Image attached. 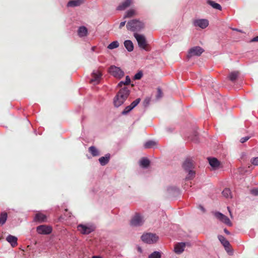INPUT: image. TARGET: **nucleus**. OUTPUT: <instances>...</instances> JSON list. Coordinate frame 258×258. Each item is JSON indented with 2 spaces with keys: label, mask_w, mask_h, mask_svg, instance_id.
Returning <instances> with one entry per match:
<instances>
[{
  "label": "nucleus",
  "mask_w": 258,
  "mask_h": 258,
  "mask_svg": "<svg viewBox=\"0 0 258 258\" xmlns=\"http://www.w3.org/2000/svg\"><path fill=\"white\" fill-rule=\"evenodd\" d=\"M130 92L127 87L121 88L113 99L114 106L117 108L123 104L130 95Z\"/></svg>",
  "instance_id": "f257e3e1"
},
{
  "label": "nucleus",
  "mask_w": 258,
  "mask_h": 258,
  "mask_svg": "<svg viewBox=\"0 0 258 258\" xmlns=\"http://www.w3.org/2000/svg\"><path fill=\"white\" fill-rule=\"evenodd\" d=\"M182 167L185 172L188 173L185 179L190 180L194 178L195 176V172L193 170L194 168L193 161L190 159H186L183 162Z\"/></svg>",
  "instance_id": "f03ea898"
},
{
  "label": "nucleus",
  "mask_w": 258,
  "mask_h": 258,
  "mask_svg": "<svg viewBox=\"0 0 258 258\" xmlns=\"http://www.w3.org/2000/svg\"><path fill=\"white\" fill-rule=\"evenodd\" d=\"M126 27L130 31L138 32L141 31L144 27V24L138 20L134 19L128 21Z\"/></svg>",
  "instance_id": "7ed1b4c3"
},
{
  "label": "nucleus",
  "mask_w": 258,
  "mask_h": 258,
  "mask_svg": "<svg viewBox=\"0 0 258 258\" xmlns=\"http://www.w3.org/2000/svg\"><path fill=\"white\" fill-rule=\"evenodd\" d=\"M145 222L144 217L139 213H136L130 221V225L132 227H140Z\"/></svg>",
  "instance_id": "20e7f679"
},
{
  "label": "nucleus",
  "mask_w": 258,
  "mask_h": 258,
  "mask_svg": "<svg viewBox=\"0 0 258 258\" xmlns=\"http://www.w3.org/2000/svg\"><path fill=\"white\" fill-rule=\"evenodd\" d=\"M141 239L146 243L153 244L156 243L158 240L159 237L156 234L146 233L142 235Z\"/></svg>",
  "instance_id": "39448f33"
},
{
  "label": "nucleus",
  "mask_w": 258,
  "mask_h": 258,
  "mask_svg": "<svg viewBox=\"0 0 258 258\" xmlns=\"http://www.w3.org/2000/svg\"><path fill=\"white\" fill-rule=\"evenodd\" d=\"M134 36L137 41L139 47L141 49H144L147 51L149 50L148 48L146 39L144 35L135 33Z\"/></svg>",
  "instance_id": "423d86ee"
},
{
  "label": "nucleus",
  "mask_w": 258,
  "mask_h": 258,
  "mask_svg": "<svg viewBox=\"0 0 258 258\" xmlns=\"http://www.w3.org/2000/svg\"><path fill=\"white\" fill-rule=\"evenodd\" d=\"M77 229L81 234L87 235L94 231L95 227L91 224H80L77 226Z\"/></svg>",
  "instance_id": "0eeeda50"
},
{
  "label": "nucleus",
  "mask_w": 258,
  "mask_h": 258,
  "mask_svg": "<svg viewBox=\"0 0 258 258\" xmlns=\"http://www.w3.org/2000/svg\"><path fill=\"white\" fill-rule=\"evenodd\" d=\"M109 73L113 77L120 79L124 76V72L119 68L115 66H111L108 69Z\"/></svg>",
  "instance_id": "6e6552de"
},
{
  "label": "nucleus",
  "mask_w": 258,
  "mask_h": 258,
  "mask_svg": "<svg viewBox=\"0 0 258 258\" xmlns=\"http://www.w3.org/2000/svg\"><path fill=\"white\" fill-rule=\"evenodd\" d=\"M204 51V49L200 46L193 47L189 49L187 57L189 59L193 56H199Z\"/></svg>",
  "instance_id": "1a4fd4ad"
},
{
  "label": "nucleus",
  "mask_w": 258,
  "mask_h": 258,
  "mask_svg": "<svg viewBox=\"0 0 258 258\" xmlns=\"http://www.w3.org/2000/svg\"><path fill=\"white\" fill-rule=\"evenodd\" d=\"M218 239L225 248V250L229 255H232L233 251L230 248L229 242L222 235H219L218 236Z\"/></svg>",
  "instance_id": "9d476101"
},
{
  "label": "nucleus",
  "mask_w": 258,
  "mask_h": 258,
  "mask_svg": "<svg viewBox=\"0 0 258 258\" xmlns=\"http://www.w3.org/2000/svg\"><path fill=\"white\" fill-rule=\"evenodd\" d=\"M102 75V73L99 70H94L91 74L92 78L90 82L94 85L99 84Z\"/></svg>",
  "instance_id": "9b49d317"
},
{
  "label": "nucleus",
  "mask_w": 258,
  "mask_h": 258,
  "mask_svg": "<svg viewBox=\"0 0 258 258\" xmlns=\"http://www.w3.org/2000/svg\"><path fill=\"white\" fill-rule=\"evenodd\" d=\"M214 215L215 217L220 221L222 222L228 226H232V224L230 219L222 213L219 212H214Z\"/></svg>",
  "instance_id": "f8f14e48"
},
{
  "label": "nucleus",
  "mask_w": 258,
  "mask_h": 258,
  "mask_svg": "<svg viewBox=\"0 0 258 258\" xmlns=\"http://www.w3.org/2000/svg\"><path fill=\"white\" fill-rule=\"evenodd\" d=\"M186 245H190V244L189 243L182 242L176 243L174 248V252L177 254L182 253L184 250V248Z\"/></svg>",
  "instance_id": "ddd939ff"
},
{
  "label": "nucleus",
  "mask_w": 258,
  "mask_h": 258,
  "mask_svg": "<svg viewBox=\"0 0 258 258\" xmlns=\"http://www.w3.org/2000/svg\"><path fill=\"white\" fill-rule=\"evenodd\" d=\"M52 231V228L50 226L42 225L37 227V232L41 234H48Z\"/></svg>",
  "instance_id": "4468645a"
},
{
  "label": "nucleus",
  "mask_w": 258,
  "mask_h": 258,
  "mask_svg": "<svg viewBox=\"0 0 258 258\" xmlns=\"http://www.w3.org/2000/svg\"><path fill=\"white\" fill-rule=\"evenodd\" d=\"M195 26H198L202 29L206 28L209 25V22L206 19H198L194 21Z\"/></svg>",
  "instance_id": "2eb2a0df"
},
{
  "label": "nucleus",
  "mask_w": 258,
  "mask_h": 258,
  "mask_svg": "<svg viewBox=\"0 0 258 258\" xmlns=\"http://www.w3.org/2000/svg\"><path fill=\"white\" fill-rule=\"evenodd\" d=\"M133 4V0H125L120 4L117 7L116 10L118 11H123L129 7Z\"/></svg>",
  "instance_id": "dca6fc26"
},
{
  "label": "nucleus",
  "mask_w": 258,
  "mask_h": 258,
  "mask_svg": "<svg viewBox=\"0 0 258 258\" xmlns=\"http://www.w3.org/2000/svg\"><path fill=\"white\" fill-rule=\"evenodd\" d=\"M85 2V0H71L67 3V7L68 8L79 7L83 4Z\"/></svg>",
  "instance_id": "f3484780"
},
{
  "label": "nucleus",
  "mask_w": 258,
  "mask_h": 258,
  "mask_svg": "<svg viewBox=\"0 0 258 258\" xmlns=\"http://www.w3.org/2000/svg\"><path fill=\"white\" fill-rule=\"evenodd\" d=\"M210 165L214 169L218 168L220 166V162L214 157H209L208 158Z\"/></svg>",
  "instance_id": "a211bd4d"
},
{
  "label": "nucleus",
  "mask_w": 258,
  "mask_h": 258,
  "mask_svg": "<svg viewBox=\"0 0 258 258\" xmlns=\"http://www.w3.org/2000/svg\"><path fill=\"white\" fill-rule=\"evenodd\" d=\"M6 240L9 243H10L11 245L13 247H15L18 244V242H17L18 238L17 237H16L15 236H13L12 235H9L7 237Z\"/></svg>",
  "instance_id": "6ab92c4d"
},
{
  "label": "nucleus",
  "mask_w": 258,
  "mask_h": 258,
  "mask_svg": "<svg viewBox=\"0 0 258 258\" xmlns=\"http://www.w3.org/2000/svg\"><path fill=\"white\" fill-rule=\"evenodd\" d=\"M34 221L39 223L44 222L46 221V216L42 213H37L35 215Z\"/></svg>",
  "instance_id": "aec40b11"
},
{
  "label": "nucleus",
  "mask_w": 258,
  "mask_h": 258,
  "mask_svg": "<svg viewBox=\"0 0 258 258\" xmlns=\"http://www.w3.org/2000/svg\"><path fill=\"white\" fill-rule=\"evenodd\" d=\"M77 32L80 37H84L87 35L88 29L85 26H82L79 27Z\"/></svg>",
  "instance_id": "412c9836"
},
{
  "label": "nucleus",
  "mask_w": 258,
  "mask_h": 258,
  "mask_svg": "<svg viewBox=\"0 0 258 258\" xmlns=\"http://www.w3.org/2000/svg\"><path fill=\"white\" fill-rule=\"evenodd\" d=\"M110 158V154L107 153L104 156L100 157L99 159V162L101 165L105 166L109 162Z\"/></svg>",
  "instance_id": "4be33fe9"
},
{
  "label": "nucleus",
  "mask_w": 258,
  "mask_h": 258,
  "mask_svg": "<svg viewBox=\"0 0 258 258\" xmlns=\"http://www.w3.org/2000/svg\"><path fill=\"white\" fill-rule=\"evenodd\" d=\"M150 160L146 157L142 158L139 161V165L141 167L143 168H147L150 165Z\"/></svg>",
  "instance_id": "5701e85b"
},
{
  "label": "nucleus",
  "mask_w": 258,
  "mask_h": 258,
  "mask_svg": "<svg viewBox=\"0 0 258 258\" xmlns=\"http://www.w3.org/2000/svg\"><path fill=\"white\" fill-rule=\"evenodd\" d=\"M157 146V142L153 141V140H149L145 142L144 144V148L145 149H150L153 148Z\"/></svg>",
  "instance_id": "b1692460"
},
{
  "label": "nucleus",
  "mask_w": 258,
  "mask_h": 258,
  "mask_svg": "<svg viewBox=\"0 0 258 258\" xmlns=\"http://www.w3.org/2000/svg\"><path fill=\"white\" fill-rule=\"evenodd\" d=\"M207 3L211 6L213 9L221 11L222 7L221 5L212 0H206Z\"/></svg>",
  "instance_id": "393cba45"
},
{
  "label": "nucleus",
  "mask_w": 258,
  "mask_h": 258,
  "mask_svg": "<svg viewBox=\"0 0 258 258\" xmlns=\"http://www.w3.org/2000/svg\"><path fill=\"white\" fill-rule=\"evenodd\" d=\"M137 12L135 9H131L125 12L123 18H132V17L137 15Z\"/></svg>",
  "instance_id": "a878e982"
},
{
  "label": "nucleus",
  "mask_w": 258,
  "mask_h": 258,
  "mask_svg": "<svg viewBox=\"0 0 258 258\" xmlns=\"http://www.w3.org/2000/svg\"><path fill=\"white\" fill-rule=\"evenodd\" d=\"M124 46L126 50L129 52H131L134 50V44L132 41L130 40L124 41Z\"/></svg>",
  "instance_id": "bb28decb"
},
{
  "label": "nucleus",
  "mask_w": 258,
  "mask_h": 258,
  "mask_svg": "<svg viewBox=\"0 0 258 258\" xmlns=\"http://www.w3.org/2000/svg\"><path fill=\"white\" fill-rule=\"evenodd\" d=\"M239 72L238 71H233L231 72L228 76L229 79L232 82H234L238 78Z\"/></svg>",
  "instance_id": "cd10ccee"
},
{
  "label": "nucleus",
  "mask_w": 258,
  "mask_h": 258,
  "mask_svg": "<svg viewBox=\"0 0 258 258\" xmlns=\"http://www.w3.org/2000/svg\"><path fill=\"white\" fill-rule=\"evenodd\" d=\"M88 151L94 157L99 155V151L95 146H92L90 147Z\"/></svg>",
  "instance_id": "c85d7f7f"
},
{
  "label": "nucleus",
  "mask_w": 258,
  "mask_h": 258,
  "mask_svg": "<svg viewBox=\"0 0 258 258\" xmlns=\"http://www.w3.org/2000/svg\"><path fill=\"white\" fill-rule=\"evenodd\" d=\"M8 215L7 213L5 212L1 213L0 214V225H4L7 219Z\"/></svg>",
  "instance_id": "c756f323"
},
{
  "label": "nucleus",
  "mask_w": 258,
  "mask_h": 258,
  "mask_svg": "<svg viewBox=\"0 0 258 258\" xmlns=\"http://www.w3.org/2000/svg\"><path fill=\"white\" fill-rule=\"evenodd\" d=\"M161 253L160 251H154L152 253H151L148 258H161Z\"/></svg>",
  "instance_id": "7c9ffc66"
},
{
  "label": "nucleus",
  "mask_w": 258,
  "mask_h": 258,
  "mask_svg": "<svg viewBox=\"0 0 258 258\" xmlns=\"http://www.w3.org/2000/svg\"><path fill=\"white\" fill-rule=\"evenodd\" d=\"M222 194L226 198H231V192L229 188H225L222 191Z\"/></svg>",
  "instance_id": "2f4dec72"
},
{
  "label": "nucleus",
  "mask_w": 258,
  "mask_h": 258,
  "mask_svg": "<svg viewBox=\"0 0 258 258\" xmlns=\"http://www.w3.org/2000/svg\"><path fill=\"white\" fill-rule=\"evenodd\" d=\"M119 46V43L117 41H114L110 43L107 48L109 49H113L118 47Z\"/></svg>",
  "instance_id": "473e14b6"
},
{
  "label": "nucleus",
  "mask_w": 258,
  "mask_h": 258,
  "mask_svg": "<svg viewBox=\"0 0 258 258\" xmlns=\"http://www.w3.org/2000/svg\"><path fill=\"white\" fill-rule=\"evenodd\" d=\"M132 110L133 109L130 105L127 106L125 107L124 109L121 112V114L122 115H126Z\"/></svg>",
  "instance_id": "72a5a7b5"
},
{
  "label": "nucleus",
  "mask_w": 258,
  "mask_h": 258,
  "mask_svg": "<svg viewBox=\"0 0 258 258\" xmlns=\"http://www.w3.org/2000/svg\"><path fill=\"white\" fill-rule=\"evenodd\" d=\"M141 101L140 98H137L135 101H134L130 105V106L132 107V108L133 109L135 107H136L139 103Z\"/></svg>",
  "instance_id": "f704fd0d"
},
{
  "label": "nucleus",
  "mask_w": 258,
  "mask_h": 258,
  "mask_svg": "<svg viewBox=\"0 0 258 258\" xmlns=\"http://www.w3.org/2000/svg\"><path fill=\"white\" fill-rule=\"evenodd\" d=\"M250 162L254 166H258V157L252 158Z\"/></svg>",
  "instance_id": "c9c22d12"
},
{
  "label": "nucleus",
  "mask_w": 258,
  "mask_h": 258,
  "mask_svg": "<svg viewBox=\"0 0 258 258\" xmlns=\"http://www.w3.org/2000/svg\"><path fill=\"white\" fill-rule=\"evenodd\" d=\"M143 77V73L141 71L137 73L134 77L135 80H140Z\"/></svg>",
  "instance_id": "e433bc0d"
},
{
  "label": "nucleus",
  "mask_w": 258,
  "mask_h": 258,
  "mask_svg": "<svg viewBox=\"0 0 258 258\" xmlns=\"http://www.w3.org/2000/svg\"><path fill=\"white\" fill-rule=\"evenodd\" d=\"M162 97V92L161 88H158L157 89V93L156 95V98L157 99H160Z\"/></svg>",
  "instance_id": "4c0bfd02"
},
{
  "label": "nucleus",
  "mask_w": 258,
  "mask_h": 258,
  "mask_svg": "<svg viewBox=\"0 0 258 258\" xmlns=\"http://www.w3.org/2000/svg\"><path fill=\"white\" fill-rule=\"evenodd\" d=\"M250 193L253 196H258V187L254 188L250 190Z\"/></svg>",
  "instance_id": "58836bf2"
},
{
  "label": "nucleus",
  "mask_w": 258,
  "mask_h": 258,
  "mask_svg": "<svg viewBox=\"0 0 258 258\" xmlns=\"http://www.w3.org/2000/svg\"><path fill=\"white\" fill-rule=\"evenodd\" d=\"M250 136H246L245 137H243V138H241L240 142L241 143H244L245 142H246L247 141H248L250 139Z\"/></svg>",
  "instance_id": "ea45409f"
},
{
  "label": "nucleus",
  "mask_w": 258,
  "mask_h": 258,
  "mask_svg": "<svg viewBox=\"0 0 258 258\" xmlns=\"http://www.w3.org/2000/svg\"><path fill=\"white\" fill-rule=\"evenodd\" d=\"M150 102V99L149 98H146L144 101V105L146 107L148 106Z\"/></svg>",
  "instance_id": "a19ab883"
},
{
  "label": "nucleus",
  "mask_w": 258,
  "mask_h": 258,
  "mask_svg": "<svg viewBox=\"0 0 258 258\" xmlns=\"http://www.w3.org/2000/svg\"><path fill=\"white\" fill-rule=\"evenodd\" d=\"M130 83H131V79L128 76H126L125 77V83H126V85H129Z\"/></svg>",
  "instance_id": "79ce46f5"
},
{
  "label": "nucleus",
  "mask_w": 258,
  "mask_h": 258,
  "mask_svg": "<svg viewBox=\"0 0 258 258\" xmlns=\"http://www.w3.org/2000/svg\"><path fill=\"white\" fill-rule=\"evenodd\" d=\"M122 85H126L125 81H121L117 85V87H122Z\"/></svg>",
  "instance_id": "37998d69"
},
{
  "label": "nucleus",
  "mask_w": 258,
  "mask_h": 258,
  "mask_svg": "<svg viewBox=\"0 0 258 258\" xmlns=\"http://www.w3.org/2000/svg\"><path fill=\"white\" fill-rule=\"evenodd\" d=\"M125 23H126V21H123V22H121L120 24H119V28L120 29H121L122 27H123L125 24Z\"/></svg>",
  "instance_id": "c03bdc74"
},
{
  "label": "nucleus",
  "mask_w": 258,
  "mask_h": 258,
  "mask_svg": "<svg viewBox=\"0 0 258 258\" xmlns=\"http://www.w3.org/2000/svg\"><path fill=\"white\" fill-rule=\"evenodd\" d=\"M251 42H258V36L253 38L251 40Z\"/></svg>",
  "instance_id": "a18cd8bd"
},
{
  "label": "nucleus",
  "mask_w": 258,
  "mask_h": 258,
  "mask_svg": "<svg viewBox=\"0 0 258 258\" xmlns=\"http://www.w3.org/2000/svg\"><path fill=\"white\" fill-rule=\"evenodd\" d=\"M233 31H237L240 33H243V31L242 30L238 29L237 28H232Z\"/></svg>",
  "instance_id": "49530a36"
},
{
  "label": "nucleus",
  "mask_w": 258,
  "mask_h": 258,
  "mask_svg": "<svg viewBox=\"0 0 258 258\" xmlns=\"http://www.w3.org/2000/svg\"><path fill=\"white\" fill-rule=\"evenodd\" d=\"M197 133H195V137H194V138L192 137L191 138V140L195 141V142H198V140L196 138V136H197Z\"/></svg>",
  "instance_id": "de8ad7c7"
},
{
  "label": "nucleus",
  "mask_w": 258,
  "mask_h": 258,
  "mask_svg": "<svg viewBox=\"0 0 258 258\" xmlns=\"http://www.w3.org/2000/svg\"><path fill=\"white\" fill-rule=\"evenodd\" d=\"M224 231L227 235H230V232L226 228H225L224 229Z\"/></svg>",
  "instance_id": "09e8293b"
},
{
  "label": "nucleus",
  "mask_w": 258,
  "mask_h": 258,
  "mask_svg": "<svg viewBox=\"0 0 258 258\" xmlns=\"http://www.w3.org/2000/svg\"><path fill=\"white\" fill-rule=\"evenodd\" d=\"M199 208L203 212H205V208L202 206H199Z\"/></svg>",
  "instance_id": "8fccbe9b"
},
{
  "label": "nucleus",
  "mask_w": 258,
  "mask_h": 258,
  "mask_svg": "<svg viewBox=\"0 0 258 258\" xmlns=\"http://www.w3.org/2000/svg\"><path fill=\"white\" fill-rule=\"evenodd\" d=\"M227 209H228V211H229V213H230V217H231V218H232V213H231V211H230V210L229 207H227Z\"/></svg>",
  "instance_id": "3c124183"
},
{
  "label": "nucleus",
  "mask_w": 258,
  "mask_h": 258,
  "mask_svg": "<svg viewBox=\"0 0 258 258\" xmlns=\"http://www.w3.org/2000/svg\"><path fill=\"white\" fill-rule=\"evenodd\" d=\"M138 250L141 253L142 252V249L141 247H138Z\"/></svg>",
  "instance_id": "603ef678"
},
{
  "label": "nucleus",
  "mask_w": 258,
  "mask_h": 258,
  "mask_svg": "<svg viewBox=\"0 0 258 258\" xmlns=\"http://www.w3.org/2000/svg\"><path fill=\"white\" fill-rule=\"evenodd\" d=\"M92 258H101V257L100 256H99L95 255V256H93L92 257Z\"/></svg>",
  "instance_id": "864d4df0"
},
{
  "label": "nucleus",
  "mask_w": 258,
  "mask_h": 258,
  "mask_svg": "<svg viewBox=\"0 0 258 258\" xmlns=\"http://www.w3.org/2000/svg\"><path fill=\"white\" fill-rule=\"evenodd\" d=\"M96 47L95 46H93L91 48V50L92 51H94Z\"/></svg>",
  "instance_id": "5fc2aeb1"
}]
</instances>
